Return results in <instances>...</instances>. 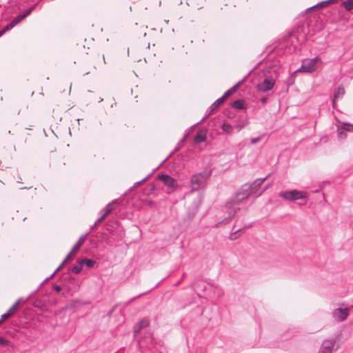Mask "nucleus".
Wrapping results in <instances>:
<instances>
[{"instance_id":"obj_1","label":"nucleus","mask_w":353,"mask_h":353,"mask_svg":"<svg viewBox=\"0 0 353 353\" xmlns=\"http://www.w3.org/2000/svg\"><path fill=\"white\" fill-rule=\"evenodd\" d=\"M248 188H250L247 185H243L235 196L225 204V209L234 208V207H237L238 205L246 201L251 196L248 191Z\"/></svg>"},{"instance_id":"obj_2","label":"nucleus","mask_w":353,"mask_h":353,"mask_svg":"<svg viewBox=\"0 0 353 353\" xmlns=\"http://www.w3.org/2000/svg\"><path fill=\"white\" fill-rule=\"evenodd\" d=\"M157 180L161 181L167 187L166 193L170 194L176 191L178 182L168 174H161L157 176Z\"/></svg>"},{"instance_id":"obj_3","label":"nucleus","mask_w":353,"mask_h":353,"mask_svg":"<svg viewBox=\"0 0 353 353\" xmlns=\"http://www.w3.org/2000/svg\"><path fill=\"white\" fill-rule=\"evenodd\" d=\"M321 63L322 61L319 57L305 60L303 62L301 68H299L298 71H303L308 73H312L316 71Z\"/></svg>"},{"instance_id":"obj_4","label":"nucleus","mask_w":353,"mask_h":353,"mask_svg":"<svg viewBox=\"0 0 353 353\" xmlns=\"http://www.w3.org/2000/svg\"><path fill=\"white\" fill-rule=\"evenodd\" d=\"M279 196L290 201H294L299 199H306L307 198L305 192L297 190L280 192L279 193Z\"/></svg>"},{"instance_id":"obj_5","label":"nucleus","mask_w":353,"mask_h":353,"mask_svg":"<svg viewBox=\"0 0 353 353\" xmlns=\"http://www.w3.org/2000/svg\"><path fill=\"white\" fill-rule=\"evenodd\" d=\"M211 174L210 172H200L192 176L190 179L191 187L192 190H198L205 185L208 177Z\"/></svg>"},{"instance_id":"obj_6","label":"nucleus","mask_w":353,"mask_h":353,"mask_svg":"<svg viewBox=\"0 0 353 353\" xmlns=\"http://www.w3.org/2000/svg\"><path fill=\"white\" fill-rule=\"evenodd\" d=\"M201 205L200 200L194 201L188 208L185 216L183 218V222L185 224H190L194 219L196 214L199 212Z\"/></svg>"},{"instance_id":"obj_7","label":"nucleus","mask_w":353,"mask_h":353,"mask_svg":"<svg viewBox=\"0 0 353 353\" xmlns=\"http://www.w3.org/2000/svg\"><path fill=\"white\" fill-rule=\"evenodd\" d=\"M336 341V338L325 339L321 344L319 353H332L333 351L337 350L338 347L334 349Z\"/></svg>"},{"instance_id":"obj_8","label":"nucleus","mask_w":353,"mask_h":353,"mask_svg":"<svg viewBox=\"0 0 353 353\" xmlns=\"http://www.w3.org/2000/svg\"><path fill=\"white\" fill-rule=\"evenodd\" d=\"M275 85V80L272 77H265L257 85V90L261 92H267L271 90Z\"/></svg>"},{"instance_id":"obj_9","label":"nucleus","mask_w":353,"mask_h":353,"mask_svg":"<svg viewBox=\"0 0 353 353\" xmlns=\"http://www.w3.org/2000/svg\"><path fill=\"white\" fill-rule=\"evenodd\" d=\"M350 309L349 307L336 308L332 312L333 318L338 322L345 321L350 314Z\"/></svg>"},{"instance_id":"obj_10","label":"nucleus","mask_w":353,"mask_h":353,"mask_svg":"<svg viewBox=\"0 0 353 353\" xmlns=\"http://www.w3.org/2000/svg\"><path fill=\"white\" fill-rule=\"evenodd\" d=\"M268 176L264 178L256 179L252 184L245 183L244 185H247L250 188L248 189L250 194L252 196L253 194H258V190L263 183V182L268 179Z\"/></svg>"},{"instance_id":"obj_11","label":"nucleus","mask_w":353,"mask_h":353,"mask_svg":"<svg viewBox=\"0 0 353 353\" xmlns=\"http://www.w3.org/2000/svg\"><path fill=\"white\" fill-rule=\"evenodd\" d=\"M227 98L228 97H225V94H223L221 97L216 99L208 108L205 117L203 118L200 123L203 122L208 117L212 114L226 100Z\"/></svg>"},{"instance_id":"obj_12","label":"nucleus","mask_w":353,"mask_h":353,"mask_svg":"<svg viewBox=\"0 0 353 353\" xmlns=\"http://www.w3.org/2000/svg\"><path fill=\"white\" fill-rule=\"evenodd\" d=\"M228 216L224 218L221 222L216 224V227H219L221 224H228L234 217L236 213L240 210L239 207H234V208L226 209Z\"/></svg>"},{"instance_id":"obj_13","label":"nucleus","mask_w":353,"mask_h":353,"mask_svg":"<svg viewBox=\"0 0 353 353\" xmlns=\"http://www.w3.org/2000/svg\"><path fill=\"white\" fill-rule=\"evenodd\" d=\"M21 301V299H19L6 312L5 314H2L0 318V321H4L7 319H8L12 314L13 312L17 310L18 305Z\"/></svg>"},{"instance_id":"obj_14","label":"nucleus","mask_w":353,"mask_h":353,"mask_svg":"<svg viewBox=\"0 0 353 353\" xmlns=\"http://www.w3.org/2000/svg\"><path fill=\"white\" fill-rule=\"evenodd\" d=\"M248 78V76H245L242 80L239 81L236 84H235L233 87H232L230 89L228 90L225 93V97H230L232 95L237 89L239 88L246 80Z\"/></svg>"},{"instance_id":"obj_15","label":"nucleus","mask_w":353,"mask_h":353,"mask_svg":"<svg viewBox=\"0 0 353 353\" xmlns=\"http://www.w3.org/2000/svg\"><path fill=\"white\" fill-rule=\"evenodd\" d=\"M248 78V76H245L242 80L239 81L236 84H235L233 87H232L230 89L228 90L225 93V97H230L232 95L237 89L239 88L246 80Z\"/></svg>"},{"instance_id":"obj_16","label":"nucleus","mask_w":353,"mask_h":353,"mask_svg":"<svg viewBox=\"0 0 353 353\" xmlns=\"http://www.w3.org/2000/svg\"><path fill=\"white\" fill-rule=\"evenodd\" d=\"M118 203L117 199L113 200L111 203H109L103 210L102 211L104 212L103 214L101 216H105V218L112 212L113 210V208L112 207L113 205Z\"/></svg>"},{"instance_id":"obj_17","label":"nucleus","mask_w":353,"mask_h":353,"mask_svg":"<svg viewBox=\"0 0 353 353\" xmlns=\"http://www.w3.org/2000/svg\"><path fill=\"white\" fill-rule=\"evenodd\" d=\"M91 231L88 232V233L86 234H83L79 239V240L77 241V242L74 244V245L73 246L72 248V252H76L79 248L80 246L84 243V241H85V239L86 237L88 236V235H89V234L90 233Z\"/></svg>"},{"instance_id":"obj_18","label":"nucleus","mask_w":353,"mask_h":353,"mask_svg":"<svg viewBox=\"0 0 353 353\" xmlns=\"http://www.w3.org/2000/svg\"><path fill=\"white\" fill-rule=\"evenodd\" d=\"M78 263L80 265H85L88 268H92L94 267L96 261L92 259H78Z\"/></svg>"},{"instance_id":"obj_19","label":"nucleus","mask_w":353,"mask_h":353,"mask_svg":"<svg viewBox=\"0 0 353 353\" xmlns=\"http://www.w3.org/2000/svg\"><path fill=\"white\" fill-rule=\"evenodd\" d=\"M232 107L236 110H243L245 108L244 101L242 99H237L232 102Z\"/></svg>"},{"instance_id":"obj_20","label":"nucleus","mask_w":353,"mask_h":353,"mask_svg":"<svg viewBox=\"0 0 353 353\" xmlns=\"http://www.w3.org/2000/svg\"><path fill=\"white\" fill-rule=\"evenodd\" d=\"M344 93H345L344 88L343 86H339L338 88H336L334 90L333 97L334 99H339V98L343 97Z\"/></svg>"},{"instance_id":"obj_21","label":"nucleus","mask_w":353,"mask_h":353,"mask_svg":"<svg viewBox=\"0 0 353 353\" xmlns=\"http://www.w3.org/2000/svg\"><path fill=\"white\" fill-rule=\"evenodd\" d=\"M341 6L348 12H351L353 9V0H347L343 1Z\"/></svg>"},{"instance_id":"obj_22","label":"nucleus","mask_w":353,"mask_h":353,"mask_svg":"<svg viewBox=\"0 0 353 353\" xmlns=\"http://www.w3.org/2000/svg\"><path fill=\"white\" fill-rule=\"evenodd\" d=\"M336 0H327V1H321V2H319L317 4H316L315 6L310 8L309 9H313L314 8H323V7H325L327 6V5H329L330 3H334L335 2Z\"/></svg>"},{"instance_id":"obj_23","label":"nucleus","mask_w":353,"mask_h":353,"mask_svg":"<svg viewBox=\"0 0 353 353\" xmlns=\"http://www.w3.org/2000/svg\"><path fill=\"white\" fill-rule=\"evenodd\" d=\"M252 224H250L249 225H245L243 228L238 229L236 230H234L231 232L230 236H229V239L230 240H235L237 239V236H235V234L239 233L242 230H245V228H248L249 227H251Z\"/></svg>"},{"instance_id":"obj_24","label":"nucleus","mask_w":353,"mask_h":353,"mask_svg":"<svg viewBox=\"0 0 353 353\" xmlns=\"http://www.w3.org/2000/svg\"><path fill=\"white\" fill-rule=\"evenodd\" d=\"M75 252H72V250L68 254L63 261L61 263V265L56 269L55 272H57L63 265L64 264L72 257L73 254Z\"/></svg>"},{"instance_id":"obj_25","label":"nucleus","mask_w":353,"mask_h":353,"mask_svg":"<svg viewBox=\"0 0 353 353\" xmlns=\"http://www.w3.org/2000/svg\"><path fill=\"white\" fill-rule=\"evenodd\" d=\"M14 27V26L12 23V21L10 23L7 24L4 28H3L0 30V37L3 36L6 32L10 30Z\"/></svg>"},{"instance_id":"obj_26","label":"nucleus","mask_w":353,"mask_h":353,"mask_svg":"<svg viewBox=\"0 0 353 353\" xmlns=\"http://www.w3.org/2000/svg\"><path fill=\"white\" fill-rule=\"evenodd\" d=\"M221 128L223 132L228 134L231 133L233 130V127L230 123H224L222 125Z\"/></svg>"},{"instance_id":"obj_27","label":"nucleus","mask_w":353,"mask_h":353,"mask_svg":"<svg viewBox=\"0 0 353 353\" xmlns=\"http://www.w3.org/2000/svg\"><path fill=\"white\" fill-rule=\"evenodd\" d=\"M205 135L198 133L194 138V140L195 143H201L202 142H204L205 141Z\"/></svg>"},{"instance_id":"obj_28","label":"nucleus","mask_w":353,"mask_h":353,"mask_svg":"<svg viewBox=\"0 0 353 353\" xmlns=\"http://www.w3.org/2000/svg\"><path fill=\"white\" fill-rule=\"evenodd\" d=\"M185 138L186 137L185 136L183 139H181L179 143L178 144L176 145V146L175 147V148L174 149V150L172 151V152L169 155V157H171L173 154H174L175 152H176L178 150H179V149L184 144V142H185Z\"/></svg>"},{"instance_id":"obj_29","label":"nucleus","mask_w":353,"mask_h":353,"mask_svg":"<svg viewBox=\"0 0 353 353\" xmlns=\"http://www.w3.org/2000/svg\"><path fill=\"white\" fill-rule=\"evenodd\" d=\"M339 127L345 132H353V125L350 123H343L342 125H339Z\"/></svg>"},{"instance_id":"obj_30","label":"nucleus","mask_w":353,"mask_h":353,"mask_svg":"<svg viewBox=\"0 0 353 353\" xmlns=\"http://www.w3.org/2000/svg\"><path fill=\"white\" fill-rule=\"evenodd\" d=\"M245 123L243 121H236V123H235L234 128L237 129V131H240L241 129H243V128H245Z\"/></svg>"},{"instance_id":"obj_31","label":"nucleus","mask_w":353,"mask_h":353,"mask_svg":"<svg viewBox=\"0 0 353 353\" xmlns=\"http://www.w3.org/2000/svg\"><path fill=\"white\" fill-rule=\"evenodd\" d=\"M36 5H34L32 8L27 9L23 13L21 14L23 19L29 16L33 10L35 8Z\"/></svg>"},{"instance_id":"obj_32","label":"nucleus","mask_w":353,"mask_h":353,"mask_svg":"<svg viewBox=\"0 0 353 353\" xmlns=\"http://www.w3.org/2000/svg\"><path fill=\"white\" fill-rule=\"evenodd\" d=\"M23 19V17L21 14L16 16L14 19L12 21V23L14 24V26H17L18 23H19Z\"/></svg>"},{"instance_id":"obj_33","label":"nucleus","mask_w":353,"mask_h":353,"mask_svg":"<svg viewBox=\"0 0 353 353\" xmlns=\"http://www.w3.org/2000/svg\"><path fill=\"white\" fill-rule=\"evenodd\" d=\"M105 219V216H101L91 227V230L95 229Z\"/></svg>"},{"instance_id":"obj_34","label":"nucleus","mask_w":353,"mask_h":353,"mask_svg":"<svg viewBox=\"0 0 353 353\" xmlns=\"http://www.w3.org/2000/svg\"><path fill=\"white\" fill-rule=\"evenodd\" d=\"M338 136L340 139H343L346 137L345 132L339 126H338Z\"/></svg>"},{"instance_id":"obj_35","label":"nucleus","mask_w":353,"mask_h":353,"mask_svg":"<svg viewBox=\"0 0 353 353\" xmlns=\"http://www.w3.org/2000/svg\"><path fill=\"white\" fill-rule=\"evenodd\" d=\"M81 265L79 264V265H74L72 268H71V271L74 273V274H79L80 273V272L82 270V268L81 266Z\"/></svg>"},{"instance_id":"obj_36","label":"nucleus","mask_w":353,"mask_h":353,"mask_svg":"<svg viewBox=\"0 0 353 353\" xmlns=\"http://www.w3.org/2000/svg\"><path fill=\"white\" fill-rule=\"evenodd\" d=\"M0 344L12 346V343L10 341L5 339L2 336H0Z\"/></svg>"},{"instance_id":"obj_37","label":"nucleus","mask_w":353,"mask_h":353,"mask_svg":"<svg viewBox=\"0 0 353 353\" xmlns=\"http://www.w3.org/2000/svg\"><path fill=\"white\" fill-rule=\"evenodd\" d=\"M149 323L148 320H142L139 322L138 325L141 326V327L143 328L148 325Z\"/></svg>"},{"instance_id":"obj_38","label":"nucleus","mask_w":353,"mask_h":353,"mask_svg":"<svg viewBox=\"0 0 353 353\" xmlns=\"http://www.w3.org/2000/svg\"><path fill=\"white\" fill-rule=\"evenodd\" d=\"M151 176V174H148L147 176H145L143 179L137 182L134 185L135 186H138L140 184H141L142 183H143L144 181H145L148 179H149Z\"/></svg>"},{"instance_id":"obj_39","label":"nucleus","mask_w":353,"mask_h":353,"mask_svg":"<svg viewBox=\"0 0 353 353\" xmlns=\"http://www.w3.org/2000/svg\"><path fill=\"white\" fill-rule=\"evenodd\" d=\"M261 138H262L261 137L252 138L250 142L252 144L257 143L258 142H259L261 140Z\"/></svg>"},{"instance_id":"obj_40","label":"nucleus","mask_w":353,"mask_h":353,"mask_svg":"<svg viewBox=\"0 0 353 353\" xmlns=\"http://www.w3.org/2000/svg\"><path fill=\"white\" fill-rule=\"evenodd\" d=\"M194 285V287L197 289H201L203 291H205L206 290V285H201V284H199V285H196V284H193Z\"/></svg>"},{"instance_id":"obj_41","label":"nucleus","mask_w":353,"mask_h":353,"mask_svg":"<svg viewBox=\"0 0 353 353\" xmlns=\"http://www.w3.org/2000/svg\"><path fill=\"white\" fill-rule=\"evenodd\" d=\"M271 186V184H268V185H266L265 187L263 188V191H261V192H259L257 195H256V197H258V196H260L261 195H262V194L266 190H268L270 187Z\"/></svg>"},{"instance_id":"obj_42","label":"nucleus","mask_w":353,"mask_h":353,"mask_svg":"<svg viewBox=\"0 0 353 353\" xmlns=\"http://www.w3.org/2000/svg\"><path fill=\"white\" fill-rule=\"evenodd\" d=\"M56 273H57V272H55V271H54V273H53L52 274H51L49 277L46 278V279L43 281V283L40 284L39 288H40V287H41V285L45 283V282H47V281H48L50 279H51L53 277V276H54Z\"/></svg>"},{"instance_id":"obj_43","label":"nucleus","mask_w":353,"mask_h":353,"mask_svg":"<svg viewBox=\"0 0 353 353\" xmlns=\"http://www.w3.org/2000/svg\"><path fill=\"white\" fill-rule=\"evenodd\" d=\"M77 290V287L75 286L74 287L73 289H68V293L70 294V295L72 296L74 294V292H76Z\"/></svg>"},{"instance_id":"obj_44","label":"nucleus","mask_w":353,"mask_h":353,"mask_svg":"<svg viewBox=\"0 0 353 353\" xmlns=\"http://www.w3.org/2000/svg\"><path fill=\"white\" fill-rule=\"evenodd\" d=\"M54 290L57 292H59L61 291V287L59 285H54V287H53Z\"/></svg>"},{"instance_id":"obj_45","label":"nucleus","mask_w":353,"mask_h":353,"mask_svg":"<svg viewBox=\"0 0 353 353\" xmlns=\"http://www.w3.org/2000/svg\"><path fill=\"white\" fill-rule=\"evenodd\" d=\"M141 329H142V327H141V326L138 325V323H137V325L134 327V332H139Z\"/></svg>"},{"instance_id":"obj_46","label":"nucleus","mask_w":353,"mask_h":353,"mask_svg":"<svg viewBox=\"0 0 353 353\" xmlns=\"http://www.w3.org/2000/svg\"><path fill=\"white\" fill-rule=\"evenodd\" d=\"M267 101H268V99H267V97H262V98H261V99H260V101H261L262 103H263V104L266 103Z\"/></svg>"},{"instance_id":"obj_47","label":"nucleus","mask_w":353,"mask_h":353,"mask_svg":"<svg viewBox=\"0 0 353 353\" xmlns=\"http://www.w3.org/2000/svg\"><path fill=\"white\" fill-rule=\"evenodd\" d=\"M143 294H139V295H138V296H134V297L132 298V299L128 301V303H130L132 302V301H133L134 300H135L137 298L141 296Z\"/></svg>"},{"instance_id":"obj_48","label":"nucleus","mask_w":353,"mask_h":353,"mask_svg":"<svg viewBox=\"0 0 353 353\" xmlns=\"http://www.w3.org/2000/svg\"><path fill=\"white\" fill-rule=\"evenodd\" d=\"M114 309H115V307H114L111 310H110L109 312L108 313V316H110L112 315V314L113 313Z\"/></svg>"},{"instance_id":"obj_49","label":"nucleus","mask_w":353,"mask_h":353,"mask_svg":"<svg viewBox=\"0 0 353 353\" xmlns=\"http://www.w3.org/2000/svg\"><path fill=\"white\" fill-rule=\"evenodd\" d=\"M336 99H334V98L333 97V99H332V106H333V108H334V107H335L336 100Z\"/></svg>"},{"instance_id":"obj_50","label":"nucleus","mask_w":353,"mask_h":353,"mask_svg":"<svg viewBox=\"0 0 353 353\" xmlns=\"http://www.w3.org/2000/svg\"><path fill=\"white\" fill-rule=\"evenodd\" d=\"M170 157H167L162 163L159 164V166H161L163 163L169 158Z\"/></svg>"},{"instance_id":"obj_51","label":"nucleus","mask_w":353,"mask_h":353,"mask_svg":"<svg viewBox=\"0 0 353 353\" xmlns=\"http://www.w3.org/2000/svg\"><path fill=\"white\" fill-rule=\"evenodd\" d=\"M170 157H167L162 163L159 164V166H161L163 163L169 158Z\"/></svg>"},{"instance_id":"obj_52","label":"nucleus","mask_w":353,"mask_h":353,"mask_svg":"<svg viewBox=\"0 0 353 353\" xmlns=\"http://www.w3.org/2000/svg\"><path fill=\"white\" fill-rule=\"evenodd\" d=\"M170 157H167L162 163L159 164V166H161L163 163L169 158Z\"/></svg>"},{"instance_id":"obj_53","label":"nucleus","mask_w":353,"mask_h":353,"mask_svg":"<svg viewBox=\"0 0 353 353\" xmlns=\"http://www.w3.org/2000/svg\"><path fill=\"white\" fill-rule=\"evenodd\" d=\"M102 101H103V99L100 98L99 102H101Z\"/></svg>"},{"instance_id":"obj_54","label":"nucleus","mask_w":353,"mask_h":353,"mask_svg":"<svg viewBox=\"0 0 353 353\" xmlns=\"http://www.w3.org/2000/svg\"><path fill=\"white\" fill-rule=\"evenodd\" d=\"M74 282H76V280L74 279H71Z\"/></svg>"},{"instance_id":"obj_55","label":"nucleus","mask_w":353,"mask_h":353,"mask_svg":"<svg viewBox=\"0 0 353 353\" xmlns=\"http://www.w3.org/2000/svg\"><path fill=\"white\" fill-rule=\"evenodd\" d=\"M251 73H252V71H250V72H249V74H248L247 76L248 77V76H249V74H251Z\"/></svg>"},{"instance_id":"obj_56","label":"nucleus","mask_w":353,"mask_h":353,"mask_svg":"<svg viewBox=\"0 0 353 353\" xmlns=\"http://www.w3.org/2000/svg\"><path fill=\"white\" fill-rule=\"evenodd\" d=\"M251 73H252V71H250V72H249V74H248L247 76L248 77V76H249V74H251Z\"/></svg>"},{"instance_id":"obj_57","label":"nucleus","mask_w":353,"mask_h":353,"mask_svg":"<svg viewBox=\"0 0 353 353\" xmlns=\"http://www.w3.org/2000/svg\"><path fill=\"white\" fill-rule=\"evenodd\" d=\"M3 321H0V323H1Z\"/></svg>"}]
</instances>
